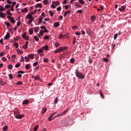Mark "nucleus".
Segmentation results:
<instances>
[{
	"mask_svg": "<svg viewBox=\"0 0 131 131\" xmlns=\"http://www.w3.org/2000/svg\"><path fill=\"white\" fill-rule=\"evenodd\" d=\"M75 74L76 76H77L78 78H79V79H83V78L85 77V76L83 75V74L79 72V71H78V70H76Z\"/></svg>",
	"mask_w": 131,
	"mask_h": 131,
	"instance_id": "f257e3e1",
	"label": "nucleus"
},
{
	"mask_svg": "<svg viewBox=\"0 0 131 131\" xmlns=\"http://www.w3.org/2000/svg\"><path fill=\"white\" fill-rule=\"evenodd\" d=\"M14 115L15 117L17 119H22V118L24 117V115H23V114L20 115V114H19V111H18V110L14 111Z\"/></svg>",
	"mask_w": 131,
	"mask_h": 131,
	"instance_id": "f03ea898",
	"label": "nucleus"
},
{
	"mask_svg": "<svg viewBox=\"0 0 131 131\" xmlns=\"http://www.w3.org/2000/svg\"><path fill=\"white\" fill-rule=\"evenodd\" d=\"M27 33L25 32L23 33L22 36L23 38H24V39H26V40H29V36H27Z\"/></svg>",
	"mask_w": 131,
	"mask_h": 131,
	"instance_id": "7ed1b4c3",
	"label": "nucleus"
},
{
	"mask_svg": "<svg viewBox=\"0 0 131 131\" xmlns=\"http://www.w3.org/2000/svg\"><path fill=\"white\" fill-rule=\"evenodd\" d=\"M126 9V6H121V8L119 9V11H120V12H124Z\"/></svg>",
	"mask_w": 131,
	"mask_h": 131,
	"instance_id": "20e7f679",
	"label": "nucleus"
},
{
	"mask_svg": "<svg viewBox=\"0 0 131 131\" xmlns=\"http://www.w3.org/2000/svg\"><path fill=\"white\" fill-rule=\"evenodd\" d=\"M17 76L18 77H22V75L21 74H24V72H23V71H19L17 72Z\"/></svg>",
	"mask_w": 131,
	"mask_h": 131,
	"instance_id": "39448f33",
	"label": "nucleus"
},
{
	"mask_svg": "<svg viewBox=\"0 0 131 131\" xmlns=\"http://www.w3.org/2000/svg\"><path fill=\"white\" fill-rule=\"evenodd\" d=\"M55 114H57V112H54L51 114L50 116L48 118L49 121H51L52 119L53 118V116H54V115H55Z\"/></svg>",
	"mask_w": 131,
	"mask_h": 131,
	"instance_id": "423d86ee",
	"label": "nucleus"
},
{
	"mask_svg": "<svg viewBox=\"0 0 131 131\" xmlns=\"http://www.w3.org/2000/svg\"><path fill=\"white\" fill-rule=\"evenodd\" d=\"M63 51V47H60L59 49H57L54 51V53L55 54H57L58 53H60V52H62Z\"/></svg>",
	"mask_w": 131,
	"mask_h": 131,
	"instance_id": "0eeeda50",
	"label": "nucleus"
},
{
	"mask_svg": "<svg viewBox=\"0 0 131 131\" xmlns=\"http://www.w3.org/2000/svg\"><path fill=\"white\" fill-rule=\"evenodd\" d=\"M26 19H29V20L34 19V17L32 15L28 14L26 16Z\"/></svg>",
	"mask_w": 131,
	"mask_h": 131,
	"instance_id": "6e6552de",
	"label": "nucleus"
},
{
	"mask_svg": "<svg viewBox=\"0 0 131 131\" xmlns=\"http://www.w3.org/2000/svg\"><path fill=\"white\" fill-rule=\"evenodd\" d=\"M28 43H29V42L28 41H27L26 42L25 45L23 46V49H24V50H27V48L28 47Z\"/></svg>",
	"mask_w": 131,
	"mask_h": 131,
	"instance_id": "1a4fd4ad",
	"label": "nucleus"
},
{
	"mask_svg": "<svg viewBox=\"0 0 131 131\" xmlns=\"http://www.w3.org/2000/svg\"><path fill=\"white\" fill-rule=\"evenodd\" d=\"M34 30L35 33H37V32H38V31H39V27H35L34 29Z\"/></svg>",
	"mask_w": 131,
	"mask_h": 131,
	"instance_id": "9d476101",
	"label": "nucleus"
},
{
	"mask_svg": "<svg viewBox=\"0 0 131 131\" xmlns=\"http://www.w3.org/2000/svg\"><path fill=\"white\" fill-rule=\"evenodd\" d=\"M28 57L29 59H31V60H33L34 58V54H29Z\"/></svg>",
	"mask_w": 131,
	"mask_h": 131,
	"instance_id": "9b49d317",
	"label": "nucleus"
},
{
	"mask_svg": "<svg viewBox=\"0 0 131 131\" xmlns=\"http://www.w3.org/2000/svg\"><path fill=\"white\" fill-rule=\"evenodd\" d=\"M29 103V101H28V100L26 99L23 102V105H28V104Z\"/></svg>",
	"mask_w": 131,
	"mask_h": 131,
	"instance_id": "f8f14e48",
	"label": "nucleus"
},
{
	"mask_svg": "<svg viewBox=\"0 0 131 131\" xmlns=\"http://www.w3.org/2000/svg\"><path fill=\"white\" fill-rule=\"evenodd\" d=\"M54 26L55 27H59L60 26V23L59 22H55L54 24Z\"/></svg>",
	"mask_w": 131,
	"mask_h": 131,
	"instance_id": "ddd939ff",
	"label": "nucleus"
},
{
	"mask_svg": "<svg viewBox=\"0 0 131 131\" xmlns=\"http://www.w3.org/2000/svg\"><path fill=\"white\" fill-rule=\"evenodd\" d=\"M8 38H10V33H7L4 37V39H8Z\"/></svg>",
	"mask_w": 131,
	"mask_h": 131,
	"instance_id": "4468645a",
	"label": "nucleus"
},
{
	"mask_svg": "<svg viewBox=\"0 0 131 131\" xmlns=\"http://www.w3.org/2000/svg\"><path fill=\"white\" fill-rule=\"evenodd\" d=\"M21 12H22V13H27L28 9H27V8H25L24 9H21Z\"/></svg>",
	"mask_w": 131,
	"mask_h": 131,
	"instance_id": "2eb2a0df",
	"label": "nucleus"
},
{
	"mask_svg": "<svg viewBox=\"0 0 131 131\" xmlns=\"http://www.w3.org/2000/svg\"><path fill=\"white\" fill-rule=\"evenodd\" d=\"M0 17L1 18H6V14L3 12L0 13Z\"/></svg>",
	"mask_w": 131,
	"mask_h": 131,
	"instance_id": "dca6fc26",
	"label": "nucleus"
},
{
	"mask_svg": "<svg viewBox=\"0 0 131 131\" xmlns=\"http://www.w3.org/2000/svg\"><path fill=\"white\" fill-rule=\"evenodd\" d=\"M91 21L92 22H95V21H96V16H92L91 17Z\"/></svg>",
	"mask_w": 131,
	"mask_h": 131,
	"instance_id": "f3484780",
	"label": "nucleus"
},
{
	"mask_svg": "<svg viewBox=\"0 0 131 131\" xmlns=\"http://www.w3.org/2000/svg\"><path fill=\"white\" fill-rule=\"evenodd\" d=\"M52 4H54V5H55V6H59V5H60L59 1L53 2Z\"/></svg>",
	"mask_w": 131,
	"mask_h": 131,
	"instance_id": "a211bd4d",
	"label": "nucleus"
},
{
	"mask_svg": "<svg viewBox=\"0 0 131 131\" xmlns=\"http://www.w3.org/2000/svg\"><path fill=\"white\" fill-rule=\"evenodd\" d=\"M42 19H43V18L41 17H40L39 18V19H38V23L39 24H41V23H42Z\"/></svg>",
	"mask_w": 131,
	"mask_h": 131,
	"instance_id": "6ab92c4d",
	"label": "nucleus"
},
{
	"mask_svg": "<svg viewBox=\"0 0 131 131\" xmlns=\"http://www.w3.org/2000/svg\"><path fill=\"white\" fill-rule=\"evenodd\" d=\"M46 112H47V108L45 107L42 109L41 111V113L42 114H45V113H46Z\"/></svg>",
	"mask_w": 131,
	"mask_h": 131,
	"instance_id": "aec40b11",
	"label": "nucleus"
},
{
	"mask_svg": "<svg viewBox=\"0 0 131 131\" xmlns=\"http://www.w3.org/2000/svg\"><path fill=\"white\" fill-rule=\"evenodd\" d=\"M99 94L101 98H102V99H104V95H103V92H102L101 90L99 91Z\"/></svg>",
	"mask_w": 131,
	"mask_h": 131,
	"instance_id": "412c9836",
	"label": "nucleus"
},
{
	"mask_svg": "<svg viewBox=\"0 0 131 131\" xmlns=\"http://www.w3.org/2000/svg\"><path fill=\"white\" fill-rule=\"evenodd\" d=\"M75 61V59H74V58H72L70 59V62L72 63L73 64V63H74Z\"/></svg>",
	"mask_w": 131,
	"mask_h": 131,
	"instance_id": "4be33fe9",
	"label": "nucleus"
},
{
	"mask_svg": "<svg viewBox=\"0 0 131 131\" xmlns=\"http://www.w3.org/2000/svg\"><path fill=\"white\" fill-rule=\"evenodd\" d=\"M32 78H33L34 79H35V80H38V79H39V77H36L35 76H32Z\"/></svg>",
	"mask_w": 131,
	"mask_h": 131,
	"instance_id": "5701e85b",
	"label": "nucleus"
},
{
	"mask_svg": "<svg viewBox=\"0 0 131 131\" xmlns=\"http://www.w3.org/2000/svg\"><path fill=\"white\" fill-rule=\"evenodd\" d=\"M30 68V64H27L25 65L26 69L28 70V69H29Z\"/></svg>",
	"mask_w": 131,
	"mask_h": 131,
	"instance_id": "b1692460",
	"label": "nucleus"
},
{
	"mask_svg": "<svg viewBox=\"0 0 131 131\" xmlns=\"http://www.w3.org/2000/svg\"><path fill=\"white\" fill-rule=\"evenodd\" d=\"M43 61L45 63H48V62H49V59L48 58H43Z\"/></svg>",
	"mask_w": 131,
	"mask_h": 131,
	"instance_id": "393cba45",
	"label": "nucleus"
},
{
	"mask_svg": "<svg viewBox=\"0 0 131 131\" xmlns=\"http://www.w3.org/2000/svg\"><path fill=\"white\" fill-rule=\"evenodd\" d=\"M7 129H8V126L7 125L5 126L3 128V130H4V131H7Z\"/></svg>",
	"mask_w": 131,
	"mask_h": 131,
	"instance_id": "a878e982",
	"label": "nucleus"
},
{
	"mask_svg": "<svg viewBox=\"0 0 131 131\" xmlns=\"http://www.w3.org/2000/svg\"><path fill=\"white\" fill-rule=\"evenodd\" d=\"M10 21L11 23H15L16 22L13 17L10 19Z\"/></svg>",
	"mask_w": 131,
	"mask_h": 131,
	"instance_id": "bb28decb",
	"label": "nucleus"
},
{
	"mask_svg": "<svg viewBox=\"0 0 131 131\" xmlns=\"http://www.w3.org/2000/svg\"><path fill=\"white\" fill-rule=\"evenodd\" d=\"M58 101H59V98L58 97H56L54 100V104H57Z\"/></svg>",
	"mask_w": 131,
	"mask_h": 131,
	"instance_id": "cd10ccee",
	"label": "nucleus"
},
{
	"mask_svg": "<svg viewBox=\"0 0 131 131\" xmlns=\"http://www.w3.org/2000/svg\"><path fill=\"white\" fill-rule=\"evenodd\" d=\"M43 52V49H40L37 50V53H40Z\"/></svg>",
	"mask_w": 131,
	"mask_h": 131,
	"instance_id": "c85d7f7f",
	"label": "nucleus"
},
{
	"mask_svg": "<svg viewBox=\"0 0 131 131\" xmlns=\"http://www.w3.org/2000/svg\"><path fill=\"white\" fill-rule=\"evenodd\" d=\"M38 7H39V8H42V6H41V4H37L36 5V8H38Z\"/></svg>",
	"mask_w": 131,
	"mask_h": 131,
	"instance_id": "c756f323",
	"label": "nucleus"
},
{
	"mask_svg": "<svg viewBox=\"0 0 131 131\" xmlns=\"http://www.w3.org/2000/svg\"><path fill=\"white\" fill-rule=\"evenodd\" d=\"M14 47H15L16 49H18V48L19 47V44L18 43H14Z\"/></svg>",
	"mask_w": 131,
	"mask_h": 131,
	"instance_id": "7c9ffc66",
	"label": "nucleus"
},
{
	"mask_svg": "<svg viewBox=\"0 0 131 131\" xmlns=\"http://www.w3.org/2000/svg\"><path fill=\"white\" fill-rule=\"evenodd\" d=\"M25 59L26 60V62H29L30 60H29V57H28V56H25Z\"/></svg>",
	"mask_w": 131,
	"mask_h": 131,
	"instance_id": "2f4dec72",
	"label": "nucleus"
},
{
	"mask_svg": "<svg viewBox=\"0 0 131 131\" xmlns=\"http://www.w3.org/2000/svg\"><path fill=\"white\" fill-rule=\"evenodd\" d=\"M5 9L3 8V6H0V11L1 12H4L5 11Z\"/></svg>",
	"mask_w": 131,
	"mask_h": 131,
	"instance_id": "473e14b6",
	"label": "nucleus"
},
{
	"mask_svg": "<svg viewBox=\"0 0 131 131\" xmlns=\"http://www.w3.org/2000/svg\"><path fill=\"white\" fill-rule=\"evenodd\" d=\"M75 5L76 7H78V8H81V5H80L79 4H78V3L76 2Z\"/></svg>",
	"mask_w": 131,
	"mask_h": 131,
	"instance_id": "72a5a7b5",
	"label": "nucleus"
},
{
	"mask_svg": "<svg viewBox=\"0 0 131 131\" xmlns=\"http://www.w3.org/2000/svg\"><path fill=\"white\" fill-rule=\"evenodd\" d=\"M44 5H48L49 4V1L48 0H45L43 1Z\"/></svg>",
	"mask_w": 131,
	"mask_h": 131,
	"instance_id": "f704fd0d",
	"label": "nucleus"
},
{
	"mask_svg": "<svg viewBox=\"0 0 131 131\" xmlns=\"http://www.w3.org/2000/svg\"><path fill=\"white\" fill-rule=\"evenodd\" d=\"M49 14L50 16H51V17H53L54 16V12H53V11L51 10L49 11Z\"/></svg>",
	"mask_w": 131,
	"mask_h": 131,
	"instance_id": "c9c22d12",
	"label": "nucleus"
},
{
	"mask_svg": "<svg viewBox=\"0 0 131 131\" xmlns=\"http://www.w3.org/2000/svg\"><path fill=\"white\" fill-rule=\"evenodd\" d=\"M34 38L36 40V41H38V40H39V39L36 36H34Z\"/></svg>",
	"mask_w": 131,
	"mask_h": 131,
	"instance_id": "e433bc0d",
	"label": "nucleus"
},
{
	"mask_svg": "<svg viewBox=\"0 0 131 131\" xmlns=\"http://www.w3.org/2000/svg\"><path fill=\"white\" fill-rule=\"evenodd\" d=\"M44 50H45V51H48V50H49V46L46 45L44 46Z\"/></svg>",
	"mask_w": 131,
	"mask_h": 131,
	"instance_id": "4c0bfd02",
	"label": "nucleus"
},
{
	"mask_svg": "<svg viewBox=\"0 0 131 131\" xmlns=\"http://www.w3.org/2000/svg\"><path fill=\"white\" fill-rule=\"evenodd\" d=\"M78 2L80 3V4L84 5V1H83V0H78Z\"/></svg>",
	"mask_w": 131,
	"mask_h": 131,
	"instance_id": "58836bf2",
	"label": "nucleus"
},
{
	"mask_svg": "<svg viewBox=\"0 0 131 131\" xmlns=\"http://www.w3.org/2000/svg\"><path fill=\"white\" fill-rule=\"evenodd\" d=\"M0 83L1 85H5L6 84V83L4 82L2 80H0Z\"/></svg>",
	"mask_w": 131,
	"mask_h": 131,
	"instance_id": "ea45409f",
	"label": "nucleus"
},
{
	"mask_svg": "<svg viewBox=\"0 0 131 131\" xmlns=\"http://www.w3.org/2000/svg\"><path fill=\"white\" fill-rule=\"evenodd\" d=\"M20 63H18L15 66V68H18V67H20Z\"/></svg>",
	"mask_w": 131,
	"mask_h": 131,
	"instance_id": "a19ab883",
	"label": "nucleus"
},
{
	"mask_svg": "<svg viewBox=\"0 0 131 131\" xmlns=\"http://www.w3.org/2000/svg\"><path fill=\"white\" fill-rule=\"evenodd\" d=\"M29 31L30 32V35H31V34H32L33 33V30H32L31 29H29Z\"/></svg>",
	"mask_w": 131,
	"mask_h": 131,
	"instance_id": "79ce46f5",
	"label": "nucleus"
},
{
	"mask_svg": "<svg viewBox=\"0 0 131 131\" xmlns=\"http://www.w3.org/2000/svg\"><path fill=\"white\" fill-rule=\"evenodd\" d=\"M7 15H9L10 16H12V13H11V12L10 11V10H8L7 11Z\"/></svg>",
	"mask_w": 131,
	"mask_h": 131,
	"instance_id": "37998d69",
	"label": "nucleus"
},
{
	"mask_svg": "<svg viewBox=\"0 0 131 131\" xmlns=\"http://www.w3.org/2000/svg\"><path fill=\"white\" fill-rule=\"evenodd\" d=\"M5 24H6V26H7V29H8L9 27H10V23H9V22H5Z\"/></svg>",
	"mask_w": 131,
	"mask_h": 131,
	"instance_id": "c03bdc74",
	"label": "nucleus"
},
{
	"mask_svg": "<svg viewBox=\"0 0 131 131\" xmlns=\"http://www.w3.org/2000/svg\"><path fill=\"white\" fill-rule=\"evenodd\" d=\"M16 84H17V85H21V84H22V82L21 81H18L16 83Z\"/></svg>",
	"mask_w": 131,
	"mask_h": 131,
	"instance_id": "a18cd8bd",
	"label": "nucleus"
},
{
	"mask_svg": "<svg viewBox=\"0 0 131 131\" xmlns=\"http://www.w3.org/2000/svg\"><path fill=\"white\" fill-rule=\"evenodd\" d=\"M118 36V34H115L114 36V39H115H115H116V38H117Z\"/></svg>",
	"mask_w": 131,
	"mask_h": 131,
	"instance_id": "49530a36",
	"label": "nucleus"
},
{
	"mask_svg": "<svg viewBox=\"0 0 131 131\" xmlns=\"http://www.w3.org/2000/svg\"><path fill=\"white\" fill-rule=\"evenodd\" d=\"M37 129H38V125H36V126H35L34 128V131H37Z\"/></svg>",
	"mask_w": 131,
	"mask_h": 131,
	"instance_id": "de8ad7c7",
	"label": "nucleus"
},
{
	"mask_svg": "<svg viewBox=\"0 0 131 131\" xmlns=\"http://www.w3.org/2000/svg\"><path fill=\"white\" fill-rule=\"evenodd\" d=\"M8 76L10 79H13V75L12 74H9Z\"/></svg>",
	"mask_w": 131,
	"mask_h": 131,
	"instance_id": "09e8293b",
	"label": "nucleus"
},
{
	"mask_svg": "<svg viewBox=\"0 0 131 131\" xmlns=\"http://www.w3.org/2000/svg\"><path fill=\"white\" fill-rule=\"evenodd\" d=\"M16 2H12V5H11V7H12V8H14V6H16Z\"/></svg>",
	"mask_w": 131,
	"mask_h": 131,
	"instance_id": "8fccbe9b",
	"label": "nucleus"
},
{
	"mask_svg": "<svg viewBox=\"0 0 131 131\" xmlns=\"http://www.w3.org/2000/svg\"><path fill=\"white\" fill-rule=\"evenodd\" d=\"M55 46L56 48H57V47H59L60 46V44H59V43H58L57 42H55Z\"/></svg>",
	"mask_w": 131,
	"mask_h": 131,
	"instance_id": "3c124183",
	"label": "nucleus"
},
{
	"mask_svg": "<svg viewBox=\"0 0 131 131\" xmlns=\"http://www.w3.org/2000/svg\"><path fill=\"white\" fill-rule=\"evenodd\" d=\"M8 69H12V68H13V66L11 64H9L8 66Z\"/></svg>",
	"mask_w": 131,
	"mask_h": 131,
	"instance_id": "603ef678",
	"label": "nucleus"
},
{
	"mask_svg": "<svg viewBox=\"0 0 131 131\" xmlns=\"http://www.w3.org/2000/svg\"><path fill=\"white\" fill-rule=\"evenodd\" d=\"M11 5H5V9H9V8H11Z\"/></svg>",
	"mask_w": 131,
	"mask_h": 131,
	"instance_id": "864d4df0",
	"label": "nucleus"
},
{
	"mask_svg": "<svg viewBox=\"0 0 131 131\" xmlns=\"http://www.w3.org/2000/svg\"><path fill=\"white\" fill-rule=\"evenodd\" d=\"M43 33H45L44 32H43V31L40 30V31H39L40 35H43Z\"/></svg>",
	"mask_w": 131,
	"mask_h": 131,
	"instance_id": "5fc2aeb1",
	"label": "nucleus"
},
{
	"mask_svg": "<svg viewBox=\"0 0 131 131\" xmlns=\"http://www.w3.org/2000/svg\"><path fill=\"white\" fill-rule=\"evenodd\" d=\"M49 38H50V36H49L48 35L44 36V39H49Z\"/></svg>",
	"mask_w": 131,
	"mask_h": 131,
	"instance_id": "6e6d98bb",
	"label": "nucleus"
},
{
	"mask_svg": "<svg viewBox=\"0 0 131 131\" xmlns=\"http://www.w3.org/2000/svg\"><path fill=\"white\" fill-rule=\"evenodd\" d=\"M68 111H69V108H68L67 109L66 111H64L63 112V114H65L66 113H67V112H68Z\"/></svg>",
	"mask_w": 131,
	"mask_h": 131,
	"instance_id": "4d7b16f0",
	"label": "nucleus"
},
{
	"mask_svg": "<svg viewBox=\"0 0 131 131\" xmlns=\"http://www.w3.org/2000/svg\"><path fill=\"white\" fill-rule=\"evenodd\" d=\"M7 4H8V5H11V4H12V1H11L7 0Z\"/></svg>",
	"mask_w": 131,
	"mask_h": 131,
	"instance_id": "13d9d810",
	"label": "nucleus"
},
{
	"mask_svg": "<svg viewBox=\"0 0 131 131\" xmlns=\"http://www.w3.org/2000/svg\"><path fill=\"white\" fill-rule=\"evenodd\" d=\"M38 64V62H35L33 63V66H37Z\"/></svg>",
	"mask_w": 131,
	"mask_h": 131,
	"instance_id": "bf43d9fd",
	"label": "nucleus"
},
{
	"mask_svg": "<svg viewBox=\"0 0 131 131\" xmlns=\"http://www.w3.org/2000/svg\"><path fill=\"white\" fill-rule=\"evenodd\" d=\"M75 34H76V35H80V32H76L75 33Z\"/></svg>",
	"mask_w": 131,
	"mask_h": 131,
	"instance_id": "052dcab7",
	"label": "nucleus"
},
{
	"mask_svg": "<svg viewBox=\"0 0 131 131\" xmlns=\"http://www.w3.org/2000/svg\"><path fill=\"white\" fill-rule=\"evenodd\" d=\"M34 19H29L28 24H31L32 22L33 21Z\"/></svg>",
	"mask_w": 131,
	"mask_h": 131,
	"instance_id": "680f3d73",
	"label": "nucleus"
},
{
	"mask_svg": "<svg viewBox=\"0 0 131 131\" xmlns=\"http://www.w3.org/2000/svg\"><path fill=\"white\" fill-rule=\"evenodd\" d=\"M64 13L66 14L67 15H68V14H70V11L68 10V11H66L64 12Z\"/></svg>",
	"mask_w": 131,
	"mask_h": 131,
	"instance_id": "e2e57ef3",
	"label": "nucleus"
},
{
	"mask_svg": "<svg viewBox=\"0 0 131 131\" xmlns=\"http://www.w3.org/2000/svg\"><path fill=\"white\" fill-rule=\"evenodd\" d=\"M61 6H59V7H57V11H61Z\"/></svg>",
	"mask_w": 131,
	"mask_h": 131,
	"instance_id": "0e129e2a",
	"label": "nucleus"
},
{
	"mask_svg": "<svg viewBox=\"0 0 131 131\" xmlns=\"http://www.w3.org/2000/svg\"><path fill=\"white\" fill-rule=\"evenodd\" d=\"M20 62H24V57L23 56L21 57Z\"/></svg>",
	"mask_w": 131,
	"mask_h": 131,
	"instance_id": "69168bd1",
	"label": "nucleus"
},
{
	"mask_svg": "<svg viewBox=\"0 0 131 131\" xmlns=\"http://www.w3.org/2000/svg\"><path fill=\"white\" fill-rule=\"evenodd\" d=\"M45 28H46V26H41V27H40V29H45Z\"/></svg>",
	"mask_w": 131,
	"mask_h": 131,
	"instance_id": "338daca9",
	"label": "nucleus"
},
{
	"mask_svg": "<svg viewBox=\"0 0 131 131\" xmlns=\"http://www.w3.org/2000/svg\"><path fill=\"white\" fill-rule=\"evenodd\" d=\"M104 62H108V59L107 58H103Z\"/></svg>",
	"mask_w": 131,
	"mask_h": 131,
	"instance_id": "774afa93",
	"label": "nucleus"
}]
</instances>
